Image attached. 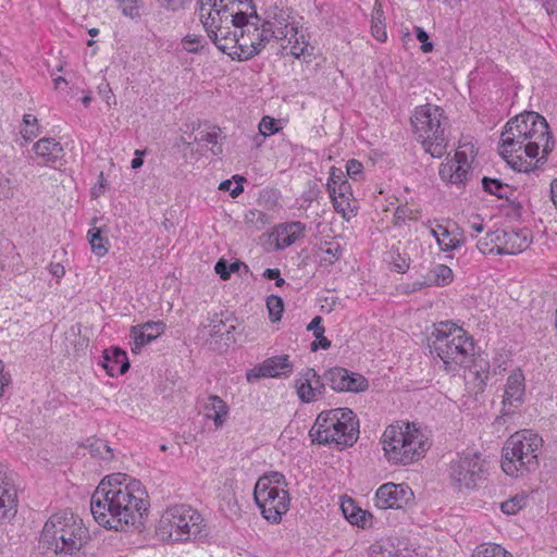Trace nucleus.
Returning a JSON list of instances; mask_svg holds the SVG:
<instances>
[{"label":"nucleus","instance_id":"nucleus-1","mask_svg":"<svg viewBox=\"0 0 557 557\" xmlns=\"http://www.w3.org/2000/svg\"><path fill=\"white\" fill-rule=\"evenodd\" d=\"M125 474L106 476L91 495L90 511L99 525L125 532L147 510V493L136 480Z\"/></svg>","mask_w":557,"mask_h":557},{"label":"nucleus","instance_id":"nucleus-2","mask_svg":"<svg viewBox=\"0 0 557 557\" xmlns=\"http://www.w3.org/2000/svg\"><path fill=\"white\" fill-rule=\"evenodd\" d=\"M270 22H262L257 14L238 13L235 20L221 30L216 32V39H211L216 48L233 60L247 61L259 54L269 44L275 34L271 29ZM278 35H282L278 32Z\"/></svg>","mask_w":557,"mask_h":557},{"label":"nucleus","instance_id":"nucleus-3","mask_svg":"<svg viewBox=\"0 0 557 557\" xmlns=\"http://www.w3.org/2000/svg\"><path fill=\"white\" fill-rule=\"evenodd\" d=\"M88 535V529L78 516L60 510L42 527L37 557H73L84 547Z\"/></svg>","mask_w":557,"mask_h":557},{"label":"nucleus","instance_id":"nucleus-4","mask_svg":"<svg viewBox=\"0 0 557 557\" xmlns=\"http://www.w3.org/2000/svg\"><path fill=\"white\" fill-rule=\"evenodd\" d=\"M384 457L393 465H410L429 449L428 438L414 423L388 425L381 437Z\"/></svg>","mask_w":557,"mask_h":557},{"label":"nucleus","instance_id":"nucleus-5","mask_svg":"<svg viewBox=\"0 0 557 557\" xmlns=\"http://www.w3.org/2000/svg\"><path fill=\"white\" fill-rule=\"evenodd\" d=\"M312 441L343 449L352 446L359 434V421L349 408H335L318 414L310 432Z\"/></svg>","mask_w":557,"mask_h":557},{"label":"nucleus","instance_id":"nucleus-6","mask_svg":"<svg viewBox=\"0 0 557 557\" xmlns=\"http://www.w3.org/2000/svg\"><path fill=\"white\" fill-rule=\"evenodd\" d=\"M413 133L424 151L433 158H442L448 147L449 120L438 106H419L410 119Z\"/></svg>","mask_w":557,"mask_h":557},{"label":"nucleus","instance_id":"nucleus-7","mask_svg":"<svg viewBox=\"0 0 557 557\" xmlns=\"http://www.w3.org/2000/svg\"><path fill=\"white\" fill-rule=\"evenodd\" d=\"M432 337L430 347L444 362L446 370L468 367L474 355V344L465 330L449 322H441L432 332Z\"/></svg>","mask_w":557,"mask_h":557},{"label":"nucleus","instance_id":"nucleus-8","mask_svg":"<svg viewBox=\"0 0 557 557\" xmlns=\"http://www.w3.org/2000/svg\"><path fill=\"white\" fill-rule=\"evenodd\" d=\"M205 519L189 505L168 507L161 515L157 535L163 541L187 542L202 536Z\"/></svg>","mask_w":557,"mask_h":557},{"label":"nucleus","instance_id":"nucleus-9","mask_svg":"<svg viewBox=\"0 0 557 557\" xmlns=\"http://www.w3.org/2000/svg\"><path fill=\"white\" fill-rule=\"evenodd\" d=\"M542 445V437L529 430L512 434L503 448L502 469L508 475L519 476L536 468Z\"/></svg>","mask_w":557,"mask_h":557},{"label":"nucleus","instance_id":"nucleus-10","mask_svg":"<svg viewBox=\"0 0 557 557\" xmlns=\"http://www.w3.org/2000/svg\"><path fill=\"white\" fill-rule=\"evenodd\" d=\"M286 485L285 476L280 472L261 476L255 485V502L262 517L271 523H278L289 509L290 498Z\"/></svg>","mask_w":557,"mask_h":557},{"label":"nucleus","instance_id":"nucleus-11","mask_svg":"<svg viewBox=\"0 0 557 557\" xmlns=\"http://www.w3.org/2000/svg\"><path fill=\"white\" fill-rule=\"evenodd\" d=\"M533 111H525L510 119L500 134V156L508 165L519 172L533 171L541 159L534 164L523 159V146L530 119H533Z\"/></svg>","mask_w":557,"mask_h":557},{"label":"nucleus","instance_id":"nucleus-12","mask_svg":"<svg viewBox=\"0 0 557 557\" xmlns=\"http://www.w3.org/2000/svg\"><path fill=\"white\" fill-rule=\"evenodd\" d=\"M200 21L210 39L237 17L238 13L255 14L252 0H198Z\"/></svg>","mask_w":557,"mask_h":557},{"label":"nucleus","instance_id":"nucleus-13","mask_svg":"<svg viewBox=\"0 0 557 557\" xmlns=\"http://www.w3.org/2000/svg\"><path fill=\"white\" fill-rule=\"evenodd\" d=\"M448 476L458 490H471L485 480L484 461L478 453L457 455L448 467Z\"/></svg>","mask_w":557,"mask_h":557},{"label":"nucleus","instance_id":"nucleus-14","mask_svg":"<svg viewBox=\"0 0 557 557\" xmlns=\"http://www.w3.org/2000/svg\"><path fill=\"white\" fill-rule=\"evenodd\" d=\"M532 117L528 124L523 154L534 159L539 156L540 149H542L543 157L541 159H543L553 150L548 131L549 126L545 117L534 111Z\"/></svg>","mask_w":557,"mask_h":557},{"label":"nucleus","instance_id":"nucleus-15","mask_svg":"<svg viewBox=\"0 0 557 557\" xmlns=\"http://www.w3.org/2000/svg\"><path fill=\"white\" fill-rule=\"evenodd\" d=\"M323 381L335 392L360 393L369 387L368 380L359 373L334 367L322 374Z\"/></svg>","mask_w":557,"mask_h":557},{"label":"nucleus","instance_id":"nucleus-16","mask_svg":"<svg viewBox=\"0 0 557 557\" xmlns=\"http://www.w3.org/2000/svg\"><path fill=\"white\" fill-rule=\"evenodd\" d=\"M470 163L467 151L458 149L451 158H447V161L441 164L438 175L446 183L465 185L472 175Z\"/></svg>","mask_w":557,"mask_h":557},{"label":"nucleus","instance_id":"nucleus-17","mask_svg":"<svg viewBox=\"0 0 557 557\" xmlns=\"http://www.w3.org/2000/svg\"><path fill=\"white\" fill-rule=\"evenodd\" d=\"M413 499V493L408 485L385 483L375 493V505L380 509L403 508Z\"/></svg>","mask_w":557,"mask_h":557},{"label":"nucleus","instance_id":"nucleus-18","mask_svg":"<svg viewBox=\"0 0 557 557\" xmlns=\"http://www.w3.org/2000/svg\"><path fill=\"white\" fill-rule=\"evenodd\" d=\"M294 366L288 355L273 356L267 358L261 364L250 369L246 379L248 382L257 381L261 377L289 376L293 373Z\"/></svg>","mask_w":557,"mask_h":557},{"label":"nucleus","instance_id":"nucleus-19","mask_svg":"<svg viewBox=\"0 0 557 557\" xmlns=\"http://www.w3.org/2000/svg\"><path fill=\"white\" fill-rule=\"evenodd\" d=\"M524 381V374L520 369H517L509 374L503 399L505 414H509L513 408H517L522 404L525 391Z\"/></svg>","mask_w":557,"mask_h":557},{"label":"nucleus","instance_id":"nucleus-20","mask_svg":"<svg viewBox=\"0 0 557 557\" xmlns=\"http://www.w3.org/2000/svg\"><path fill=\"white\" fill-rule=\"evenodd\" d=\"M165 324L162 321L147 322L143 325L133 326L131 333L134 337L132 351L139 354L141 349L163 334Z\"/></svg>","mask_w":557,"mask_h":557},{"label":"nucleus","instance_id":"nucleus-21","mask_svg":"<svg viewBox=\"0 0 557 557\" xmlns=\"http://www.w3.org/2000/svg\"><path fill=\"white\" fill-rule=\"evenodd\" d=\"M63 157V147L54 138L37 140V166L55 169V163Z\"/></svg>","mask_w":557,"mask_h":557},{"label":"nucleus","instance_id":"nucleus-22","mask_svg":"<svg viewBox=\"0 0 557 557\" xmlns=\"http://www.w3.org/2000/svg\"><path fill=\"white\" fill-rule=\"evenodd\" d=\"M101 366L110 376L124 374L129 369L127 355L119 347L103 350Z\"/></svg>","mask_w":557,"mask_h":557},{"label":"nucleus","instance_id":"nucleus-23","mask_svg":"<svg viewBox=\"0 0 557 557\" xmlns=\"http://www.w3.org/2000/svg\"><path fill=\"white\" fill-rule=\"evenodd\" d=\"M326 188L331 200H335V198H352V190L349 182L346 180L343 171L335 166L331 168Z\"/></svg>","mask_w":557,"mask_h":557},{"label":"nucleus","instance_id":"nucleus-24","mask_svg":"<svg viewBox=\"0 0 557 557\" xmlns=\"http://www.w3.org/2000/svg\"><path fill=\"white\" fill-rule=\"evenodd\" d=\"M315 377H318L317 371L312 368H307L299 373V377L295 381L296 392L301 403L317 401V394L314 392Z\"/></svg>","mask_w":557,"mask_h":557},{"label":"nucleus","instance_id":"nucleus-25","mask_svg":"<svg viewBox=\"0 0 557 557\" xmlns=\"http://www.w3.org/2000/svg\"><path fill=\"white\" fill-rule=\"evenodd\" d=\"M506 239V246L503 247L505 255H517L525 250L530 244L528 230H509L502 234Z\"/></svg>","mask_w":557,"mask_h":557},{"label":"nucleus","instance_id":"nucleus-26","mask_svg":"<svg viewBox=\"0 0 557 557\" xmlns=\"http://www.w3.org/2000/svg\"><path fill=\"white\" fill-rule=\"evenodd\" d=\"M203 409L206 418L213 420L216 429L223 425L228 414V406L221 397L215 395L208 397Z\"/></svg>","mask_w":557,"mask_h":557},{"label":"nucleus","instance_id":"nucleus-27","mask_svg":"<svg viewBox=\"0 0 557 557\" xmlns=\"http://www.w3.org/2000/svg\"><path fill=\"white\" fill-rule=\"evenodd\" d=\"M306 226L300 221L289 222L282 226L277 234V248L285 249L304 237Z\"/></svg>","mask_w":557,"mask_h":557},{"label":"nucleus","instance_id":"nucleus-28","mask_svg":"<svg viewBox=\"0 0 557 557\" xmlns=\"http://www.w3.org/2000/svg\"><path fill=\"white\" fill-rule=\"evenodd\" d=\"M262 22H274L269 23L268 26L271 27V29H274L275 32H281L282 35L275 34L273 36V39H276L277 41L283 40L285 37L288 36V33H290L294 29V23H290L288 21V16L285 14V12L282 9H275L274 12L269 13L267 18H262Z\"/></svg>","mask_w":557,"mask_h":557},{"label":"nucleus","instance_id":"nucleus-29","mask_svg":"<svg viewBox=\"0 0 557 557\" xmlns=\"http://www.w3.org/2000/svg\"><path fill=\"white\" fill-rule=\"evenodd\" d=\"M468 376L473 379L478 391H482L490 377L488 361L482 357L475 358L468 362Z\"/></svg>","mask_w":557,"mask_h":557},{"label":"nucleus","instance_id":"nucleus-30","mask_svg":"<svg viewBox=\"0 0 557 557\" xmlns=\"http://www.w3.org/2000/svg\"><path fill=\"white\" fill-rule=\"evenodd\" d=\"M482 187L486 193L494 195V196L498 197L499 199L505 198L508 200L515 194V190L511 186L503 183L498 178H491V177L484 176L482 178Z\"/></svg>","mask_w":557,"mask_h":557},{"label":"nucleus","instance_id":"nucleus-31","mask_svg":"<svg viewBox=\"0 0 557 557\" xmlns=\"http://www.w3.org/2000/svg\"><path fill=\"white\" fill-rule=\"evenodd\" d=\"M15 494L0 485V521L9 520L16 513Z\"/></svg>","mask_w":557,"mask_h":557},{"label":"nucleus","instance_id":"nucleus-32","mask_svg":"<svg viewBox=\"0 0 557 557\" xmlns=\"http://www.w3.org/2000/svg\"><path fill=\"white\" fill-rule=\"evenodd\" d=\"M372 36L380 42H384L387 38L386 27L384 23V13L381 4H375L371 18Z\"/></svg>","mask_w":557,"mask_h":557},{"label":"nucleus","instance_id":"nucleus-33","mask_svg":"<svg viewBox=\"0 0 557 557\" xmlns=\"http://www.w3.org/2000/svg\"><path fill=\"white\" fill-rule=\"evenodd\" d=\"M342 511L351 524H356L358 527H363L366 524L367 511L358 508L352 499L342 503Z\"/></svg>","mask_w":557,"mask_h":557},{"label":"nucleus","instance_id":"nucleus-34","mask_svg":"<svg viewBox=\"0 0 557 557\" xmlns=\"http://www.w3.org/2000/svg\"><path fill=\"white\" fill-rule=\"evenodd\" d=\"M87 238L91 251L98 256L103 257L108 253V239L101 236V231L98 227H92L87 233Z\"/></svg>","mask_w":557,"mask_h":557},{"label":"nucleus","instance_id":"nucleus-35","mask_svg":"<svg viewBox=\"0 0 557 557\" xmlns=\"http://www.w3.org/2000/svg\"><path fill=\"white\" fill-rule=\"evenodd\" d=\"M471 557H512V555L499 544L484 543L473 550Z\"/></svg>","mask_w":557,"mask_h":557},{"label":"nucleus","instance_id":"nucleus-36","mask_svg":"<svg viewBox=\"0 0 557 557\" xmlns=\"http://www.w3.org/2000/svg\"><path fill=\"white\" fill-rule=\"evenodd\" d=\"M433 277L431 280V284L436 286H444L449 284L453 281V271L449 267L445 264H437L431 271Z\"/></svg>","mask_w":557,"mask_h":557},{"label":"nucleus","instance_id":"nucleus-37","mask_svg":"<svg viewBox=\"0 0 557 557\" xmlns=\"http://www.w3.org/2000/svg\"><path fill=\"white\" fill-rule=\"evenodd\" d=\"M527 505V496L521 493L517 494L500 504V510L506 515H516Z\"/></svg>","mask_w":557,"mask_h":557},{"label":"nucleus","instance_id":"nucleus-38","mask_svg":"<svg viewBox=\"0 0 557 557\" xmlns=\"http://www.w3.org/2000/svg\"><path fill=\"white\" fill-rule=\"evenodd\" d=\"M90 454L99 457L104 461H110L113 458V450L103 440H96L89 445Z\"/></svg>","mask_w":557,"mask_h":557},{"label":"nucleus","instance_id":"nucleus-39","mask_svg":"<svg viewBox=\"0 0 557 557\" xmlns=\"http://www.w3.org/2000/svg\"><path fill=\"white\" fill-rule=\"evenodd\" d=\"M23 122L25 127L21 129L20 137L16 139V143L20 146H26L27 144H30L35 137V132L32 128L33 124L35 123V117H33L30 114H25Z\"/></svg>","mask_w":557,"mask_h":557},{"label":"nucleus","instance_id":"nucleus-40","mask_svg":"<svg viewBox=\"0 0 557 557\" xmlns=\"http://www.w3.org/2000/svg\"><path fill=\"white\" fill-rule=\"evenodd\" d=\"M267 308L269 310V317L272 322L281 320L284 305L280 296L270 295L267 299Z\"/></svg>","mask_w":557,"mask_h":557},{"label":"nucleus","instance_id":"nucleus-41","mask_svg":"<svg viewBox=\"0 0 557 557\" xmlns=\"http://www.w3.org/2000/svg\"><path fill=\"white\" fill-rule=\"evenodd\" d=\"M504 232H507L506 230H497L495 232H487L486 238H490V243L492 244L491 249H488L490 253H496V255H505L503 252V247L506 246V239H503L502 234Z\"/></svg>","mask_w":557,"mask_h":557},{"label":"nucleus","instance_id":"nucleus-42","mask_svg":"<svg viewBox=\"0 0 557 557\" xmlns=\"http://www.w3.org/2000/svg\"><path fill=\"white\" fill-rule=\"evenodd\" d=\"M369 557H401L391 544L374 543L369 548Z\"/></svg>","mask_w":557,"mask_h":557},{"label":"nucleus","instance_id":"nucleus-43","mask_svg":"<svg viewBox=\"0 0 557 557\" xmlns=\"http://www.w3.org/2000/svg\"><path fill=\"white\" fill-rule=\"evenodd\" d=\"M431 235L436 239L441 250L443 251H451L457 249L462 245V240H459L457 238H449L448 242L445 240V238L441 237V231L438 230V225L436 228H431Z\"/></svg>","mask_w":557,"mask_h":557},{"label":"nucleus","instance_id":"nucleus-44","mask_svg":"<svg viewBox=\"0 0 557 557\" xmlns=\"http://www.w3.org/2000/svg\"><path fill=\"white\" fill-rule=\"evenodd\" d=\"M240 265H242V263L238 261L233 262V263H227V261H225L224 259H220L215 263L214 270H215L216 274H219L223 281H226L230 278L231 273L237 272L239 270Z\"/></svg>","mask_w":557,"mask_h":557},{"label":"nucleus","instance_id":"nucleus-45","mask_svg":"<svg viewBox=\"0 0 557 557\" xmlns=\"http://www.w3.org/2000/svg\"><path fill=\"white\" fill-rule=\"evenodd\" d=\"M351 199L335 198L332 200L334 210L342 215L345 220H350L351 216L356 215V212L350 205Z\"/></svg>","mask_w":557,"mask_h":557},{"label":"nucleus","instance_id":"nucleus-46","mask_svg":"<svg viewBox=\"0 0 557 557\" xmlns=\"http://www.w3.org/2000/svg\"><path fill=\"white\" fill-rule=\"evenodd\" d=\"M120 3V8L124 15L129 17L139 16V7L143 3V0H117Z\"/></svg>","mask_w":557,"mask_h":557},{"label":"nucleus","instance_id":"nucleus-47","mask_svg":"<svg viewBox=\"0 0 557 557\" xmlns=\"http://www.w3.org/2000/svg\"><path fill=\"white\" fill-rule=\"evenodd\" d=\"M220 135L221 129L216 126H213L210 131H200L196 135L195 141L216 145Z\"/></svg>","mask_w":557,"mask_h":557},{"label":"nucleus","instance_id":"nucleus-48","mask_svg":"<svg viewBox=\"0 0 557 557\" xmlns=\"http://www.w3.org/2000/svg\"><path fill=\"white\" fill-rule=\"evenodd\" d=\"M308 47V41L306 39V35L300 32L297 37H295L294 44L289 49V53L295 58H300L305 54Z\"/></svg>","mask_w":557,"mask_h":557},{"label":"nucleus","instance_id":"nucleus-49","mask_svg":"<svg viewBox=\"0 0 557 557\" xmlns=\"http://www.w3.org/2000/svg\"><path fill=\"white\" fill-rule=\"evenodd\" d=\"M234 178H238V180H236V185L234 188H232L233 183L230 180H225V181L221 182L219 185L220 190H225V191L228 190L230 195L233 198L237 197L238 195H240L243 193L244 187L242 185V182L245 181V178L243 176H234Z\"/></svg>","mask_w":557,"mask_h":557},{"label":"nucleus","instance_id":"nucleus-50","mask_svg":"<svg viewBox=\"0 0 557 557\" xmlns=\"http://www.w3.org/2000/svg\"><path fill=\"white\" fill-rule=\"evenodd\" d=\"M202 41L203 37L201 35H187L183 39L184 49L197 53L203 47Z\"/></svg>","mask_w":557,"mask_h":557},{"label":"nucleus","instance_id":"nucleus-51","mask_svg":"<svg viewBox=\"0 0 557 557\" xmlns=\"http://www.w3.org/2000/svg\"><path fill=\"white\" fill-rule=\"evenodd\" d=\"M278 131L276 121L270 116H264L259 123V135L267 137L275 134Z\"/></svg>","mask_w":557,"mask_h":557},{"label":"nucleus","instance_id":"nucleus-52","mask_svg":"<svg viewBox=\"0 0 557 557\" xmlns=\"http://www.w3.org/2000/svg\"><path fill=\"white\" fill-rule=\"evenodd\" d=\"M392 264L398 273H405L409 269L410 259L403 257L398 251H392Z\"/></svg>","mask_w":557,"mask_h":557},{"label":"nucleus","instance_id":"nucleus-53","mask_svg":"<svg viewBox=\"0 0 557 557\" xmlns=\"http://www.w3.org/2000/svg\"><path fill=\"white\" fill-rule=\"evenodd\" d=\"M417 39L422 44L421 50L424 53H429L433 50V44L430 41L429 34L420 26L414 27Z\"/></svg>","mask_w":557,"mask_h":557},{"label":"nucleus","instance_id":"nucleus-54","mask_svg":"<svg viewBox=\"0 0 557 557\" xmlns=\"http://www.w3.org/2000/svg\"><path fill=\"white\" fill-rule=\"evenodd\" d=\"M189 1L190 0H157L161 8L172 12L184 10Z\"/></svg>","mask_w":557,"mask_h":557},{"label":"nucleus","instance_id":"nucleus-55","mask_svg":"<svg viewBox=\"0 0 557 557\" xmlns=\"http://www.w3.org/2000/svg\"><path fill=\"white\" fill-rule=\"evenodd\" d=\"M362 171H363L362 163L356 159L349 160L346 164V173L352 180H357L358 176L362 174Z\"/></svg>","mask_w":557,"mask_h":557},{"label":"nucleus","instance_id":"nucleus-56","mask_svg":"<svg viewBox=\"0 0 557 557\" xmlns=\"http://www.w3.org/2000/svg\"><path fill=\"white\" fill-rule=\"evenodd\" d=\"M307 330L312 331L315 338L322 337V334H324L325 331L322 325V317H314L308 324Z\"/></svg>","mask_w":557,"mask_h":557},{"label":"nucleus","instance_id":"nucleus-57","mask_svg":"<svg viewBox=\"0 0 557 557\" xmlns=\"http://www.w3.org/2000/svg\"><path fill=\"white\" fill-rule=\"evenodd\" d=\"M48 271L55 278H61L65 274V269L61 263L51 262L48 267Z\"/></svg>","mask_w":557,"mask_h":557},{"label":"nucleus","instance_id":"nucleus-58","mask_svg":"<svg viewBox=\"0 0 557 557\" xmlns=\"http://www.w3.org/2000/svg\"><path fill=\"white\" fill-rule=\"evenodd\" d=\"M318 341H314L311 343V350L317 351L319 348L327 349L331 347V341L327 339L324 334H322V337L317 338Z\"/></svg>","mask_w":557,"mask_h":557},{"label":"nucleus","instance_id":"nucleus-59","mask_svg":"<svg viewBox=\"0 0 557 557\" xmlns=\"http://www.w3.org/2000/svg\"><path fill=\"white\" fill-rule=\"evenodd\" d=\"M314 392L317 394V400L325 394V382L322 375L318 374V377L314 379Z\"/></svg>","mask_w":557,"mask_h":557},{"label":"nucleus","instance_id":"nucleus-60","mask_svg":"<svg viewBox=\"0 0 557 557\" xmlns=\"http://www.w3.org/2000/svg\"><path fill=\"white\" fill-rule=\"evenodd\" d=\"M98 89H99V94L102 96V98H103V99L107 101V103L110 106V104H111V103H110V100H111L112 98H114V97H113V94H112V90H111V88H110L109 84L100 85V86L98 87Z\"/></svg>","mask_w":557,"mask_h":557},{"label":"nucleus","instance_id":"nucleus-61","mask_svg":"<svg viewBox=\"0 0 557 557\" xmlns=\"http://www.w3.org/2000/svg\"><path fill=\"white\" fill-rule=\"evenodd\" d=\"M491 246H492V244L490 243V238H486V236L479 239V242L476 244V247L480 250V252H482L484 255L490 253L488 249H491Z\"/></svg>","mask_w":557,"mask_h":557},{"label":"nucleus","instance_id":"nucleus-62","mask_svg":"<svg viewBox=\"0 0 557 557\" xmlns=\"http://www.w3.org/2000/svg\"><path fill=\"white\" fill-rule=\"evenodd\" d=\"M144 154H145V151H141V150H136L135 151V158L131 162L132 169L136 170V169H139L143 165L144 160H143L141 157Z\"/></svg>","mask_w":557,"mask_h":557},{"label":"nucleus","instance_id":"nucleus-63","mask_svg":"<svg viewBox=\"0 0 557 557\" xmlns=\"http://www.w3.org/2000/svg\"><path fill=\"white\" fill-rule=\"evenodd\" d=\"M11 383V376L8 373H1L0 375V397H2L5 387L9 386Z\"/></svg>","mask_w":557,"mask_h":557},{"label":"nucleus","instance_id":"nucleus-64","mask_svg":"<svg viewBox=\"0 0 557 557\" xmlns=\"http://www.w3.org/2000/svg\"><path fill=\"white\" fill-rule=\"evenodd\" d=\"M550 198L557 209V178L550 183Z\"/></svg>","mask_w":557,"mask_h":557}]
</instances>
